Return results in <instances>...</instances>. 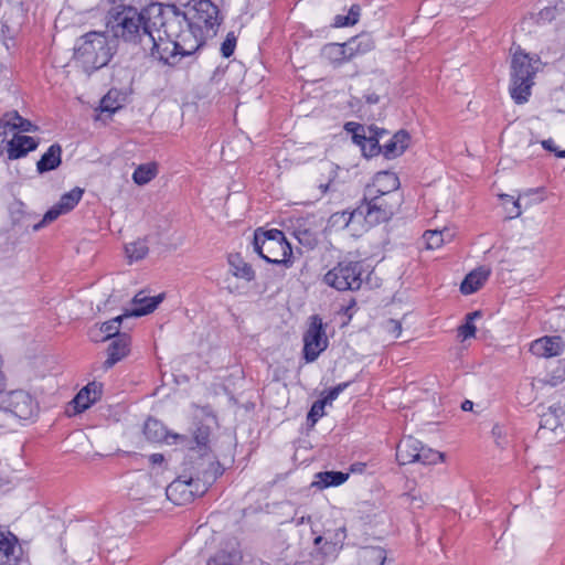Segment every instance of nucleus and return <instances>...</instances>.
Instances as JSON below:
<instances>
[{"label": "nucleus", "mask_w": 565, "mask_h": 565, "mask_svg": "<svg viewBox=\"0 0 565 565\" xmlns=\"http://www.w3.org/2000/svg\"><path fill=\"white\" fill-rule=\"evenodd\" d=\"M193 472L189 478L181 476L166 489L167 498L177 505L186 504L195 497L204 494L207 488L221 475L220 465L214 456H205L200 466H192Z\"/></svg>", "instance_id": "f257e3e1"}, {"label": "nucleus", "mask_w": 565, "mask_h": 565, "mask_svg": "<svg viewBox=\"0 0 565 565\" xmlns=\"http://www.w3.org/2000/svg\"><path fill=\"white\" fill-rule=\"evenodd\" d=\"M108 26L116 38L139 44L140 47L143 35L152 32L143 11L125 4L116 6L109 11Z\"/></svg>", "instance_id": "f03ea898"}, {"label": "nucleus", "mask_w": 565, "mask_h": 565, "mask_svg": "<svg viewBox=\"0 0 565 565\" xmlns=\"http://www.w3.org/2000/svg\"><path fill=\"white\" fill-rule=\"evenodd\" d=\"M74 58L87 74L107 65L111 53L106 34L88 32L83 35L75 46Z\"/></svg>", "instance_id": "7ed1b4c3"}, {"label": "nucleus", "mask_w": 565, "mask_h": 565, "mask_svg": "<svg viewBox=\"0 0 565 565\" xmlns=\"http://www.w3.org/2000/svg\"><path fill=\"white\" fill-rule=\"evenodd\" d=\"M539 65V58L531 57L522 51L513 54L511 61L510 94L516 104H524L529 100Z\"/></svg>", "instance_id": "20e7f679"}, {"label": "nucleus", "mask_w": 565, "mask_h": 565, "mask_svg": "<svg viewBox=\"0 0 565 565\" xmlns=\"http://www.w3.org/2000/svg\"><path fill=\"white\" fill-rule=\"evenodd\" d=\"M254 250L267 263L270 264H290L292 249L285 237V234L277 230L257 228L253 239Z\"/></svg>", "instance_id": "39448f33"}, {"label": "nucleus", "mask_w": 565, "mask_h": 565, "mask_svg": "<svg viewBox=\"0 0 565 565\" xmlns=\"http://www.w3.org/2000/svg\"><path fill=\"white\" fill-rule=\"evenodd\" d=\"M402 199L399 194L372 196L364 194L363 202L350 213L345 225L356 217H364L370 225H376L387 222L401 206Z\"/></svg>", "instance_id": "423d86ee"}, {"label": "nucleus", "mask_w": 565, "mask_h": 565, "mask_svg": "<svg viewBox=\"0 0 565 565\" xmlns=\"http://www.w3.org/2000/svg\"><path fill=\"white\" fill-rule=\"evenodd\" d=\"M164 35L172 36L177 47L181 52V56H190L194 54L203 44L206 38L204 30L194 25L185 24V21L175 15L172 20L164 24Z\"/></svg>", "instance_id": "0eeeda50"}, {"label": "nucleus", "mask_w": 565, "mask_h": 565, "mask_svg": "<svg viewBox=\"0 0 565 565\" xmlns=\"http://www.w3.org/2000/svg\"><path fill=\"white\" fill-rule=\"evenodd\" d=\"M180 18L210 35H215L220 25L218 9L211 0H190Z\"/></svg>", "instance_id": "6e6552de"}, {"label": "nucleus", "mask_w": 565, "mask_h": 565, "mask_svg": "<svg viewBox=\"0 0 565 565\" xmlns=\"http://www.w3.org/2000/svg\"><path fill=\"white\" fill-rule=\"evenodd\" d=\"M362 264L360 262H340L331 268L323 277V281L339 290H358L362 285Z\"/></svg>", "instance_id": "1a4fd4ad"}, {"label": "nucleus", "mask_w": 565, "mask_h": 565, "mask_svg": "<svg viewBox=\"0 0 565 565\" xmlns=\"http://www.w3.org/2000/svg\"><path fill=\"white\" fill-rule=\"evenodd\" d=\"M142 51L164 65L175 66L183 56L175 45L172 36L161 35V30H156L143 35Z\"/></svg>", "instance_id": "9d476101"}, {"label": "nucleus", "mask_w": 565, "mask_h": 565, "mask_svg": "<svg viewBox=\"0 0 565 565\" xmlns=\"http://www.w3.org/2000/svg\"><path fill=\"white\" fill-rule=\"evenodd\" d=\"M396 459L401 465L413 462L435 465L444 460V454L425 447L419 440L412 436H406L397 445Z\"/></svg>", "instance_id": "9b49d317"}, {"label": "nucleus", "mask_w": 565, "mask_h": 565, "mask_svg": "<svg viewBox=\"0 0 565 565\" xmlns=\"http://www.w3.org/2000/svg\"><path fill=\"white\" fill-rule=\"evenodd\" d=\"M328 337L322 319L315 315L309 319V326L303 334V358L307 362H313L321 352L328 348Z\"/></svg>", "instance_id": "f8f14e48"}, {"label": "nucleus", "mask_w": 565, "mask_h": 565, "mask_svg": "<svg viewBox=\"0 0 565 565\" xmlns=\"http://www.w3.org/2000/svg\"><path fill=\"white\" fill-rule=\"evenodd\" d=\"M1 407L20 419H30L36 414L38 403L26 391L15 390L3 397Z\"/></svg>", "instance_id": "ddd939ff"}, {"label": "nucleus", "mask_w": 565, "mask_h": 565, "mask_svg": "<svg viewBox=\"0 0 565 565\" xmlns=\"http://www.w3.org/2000/svg\"><path fill=\"white\" fill-rule=\"evenodd\" d=\"M83 194L84 190L78 186L63 194L60 201L44 214L41 223L34 225V230H39L43 225L55 221L60 215L66 214L70 211H72L78 204Z\"/></svg>", "instance_id": "4468645a"}, {"label": "nucleus", "mask_w": 565, "mask_h": 565, "mask_svg": "<svg viewBox=\"0 0 565 565\" xmlns=\"http://www.w3.org/2000/svg\"><path fill=\"white\" fill-rule=\"evenodd\" d=\"M565 342L559 335H544L531 342L530 351L537 358H554L564 352Z\"/></svg>", "instance_id": "2eb2a0df"}, {"label": "nucleus", "mask_w": 565, "mask_h": 565, "mask_svg": "<svg viewBox=\"0 0 565 565\" xmlns=\"http://www.w3.org/2000/svg\"><path fill=\"white\" fill-rule=\"evenodd\" d=\"M399 179L394 172L381 171L377 172L372 181L365 188V195L372 196L373 194L391 195L398 194Z\"/></svg>", "instance_id": "dca6fc26"}, {"label": "nucleus", "mask_w": 565, "mask_h": 565, "mask_svg": "<svg viewBox=\"0 0 565 565\" xmlns=\"http://www.w3.org/2000/svg\"><path fill=\"white\" fill-rule=\"evenodd\" d=\"M130 337L127 333L116 337L108 347L107 359L104 362V367L110 369L126 358L130 351Z\"/></svg>", "instance_id": "f3484780"}, {"label": "nucleus", "mask_w": 565, "mask_h": 565, "mask_svg": "<svg viewBox=\"0 0 565 565\" xmlns=\"http://www.w3.org/2000/svg\"><path fill=\"white\" fill-rule=\"evenodd\" d=\"M39 142L33 137L14 134L7 145V153L10 160H17L38 148Z\"/></svg>", "instance_id": "a211bd4d"}, {"label": "nucleus", "mask_w": 565, "mask_h": 565, "mask_svg": "<svg viewBox=\"0 0 565 565\" xmlns=\"http://www.w3.org/2000/svg\"><path fill=\"white\" fill-rule=\"evenodd\" d=\"M13 130L28 132L38 130V127L21 117L18 111H10L0 119V137H6L9 131Z\"/></svg>", "instance_id": "6ab92c4d"}, {"label": "nucleus", "mask_w": 565, "mask_h": 565, "mask_svg": "<svg viewBox=\"0 0 565 565\" xmlns=\"http://www.w3.org/2000/svg\"><path fill=\"white\" fill-rule=\"evenodd\" d=\"M162 300V294L156 297H148L143 291H140L132 299L134 308L126 311L125 316L141 317L148 315L152 312Z\"/></svg>", "instance_id": "aec40b11"}, {"label": "nucleus", "mask_w": 565, "mask_h": 565, "mask_svg": "<svg viewBox=\"0 0 565 565\" xmlns=\"http://www.w3.org/2000/svg\"><path fill=\"white\" fill-rule=\"evenodd\" d=\"M321 55L334 66H340L352 60L349 55L347 42L326 44L321 50Z\"/></svg>", "instance_id": "412c9836"}, {"label": "nucleus", "mask_w": 565, "mask_h": 565, "mask_svg": "<svg viewBox=\"0 0 565 565\" xmlns=\"http://www.w3.org/2000/svg\"><path fill=\"white\" fill-rule=\"evenodd\" d=\"M490 276V269L479 267L469 273L460 285V291L463 295H471L479 290Z\"/></svg>", "instance_id": "4be33fe9"}, {"label": "nucleus", "mask_w": 565, "mask_h": 565, "mask_svg": "<svg viewBox=\"0 0 565 565\" xmlns=\"http://www.w3.org/2000/svg\"><path fill=\"white\" fill-rule=\"evenodd\" d=\"M100 396V388L96 383H89L83 387L73 399L77 413L86 411Z\"/></svg>", "instance_id": "5701e85b"}, {"label": "nucleus", "mask_w": 565, "mask_h": 565, "mask_svg": "<svg viewBox=\"0 0 565 565\" xmlns=\"http://www.w3.org/2000/svg\"><path fill=\"white\" fill-rule=\"evenodd\" d=\"M209 438H210V428L207 426H199L194 434L193 439L195 443V447L191 448L190 459H193L195 455H199V460L193 466H200L203 457L212 456L209 451Z\"/></svg>", "instance_id": "b1692460"}, {"label": "nucleus", "mask_w": 565, "mask_h": 565, "mask_svg": "<svg viewBox=\"0 0 565 565\" xmlns=\"http://www.w3.org/2000/svg\"><path fill=\"white\" fill-rule=\"evenodd\" d=\"M409 135L405 130L397 131L383 147V154L386 159L401 156L408 147Z\"/></svg>", "instance_id": "393cba45"}, {"label": "nucleus", "mask_w": 565, "mask_h": 565, "mask_svg": "<svg viewBox=\"0 0 565 565\" xmlns=\"http://www.w3.org/2000/svg\"><path fill=\"white\" fill-rule=\"evenodd\" d=\"M62 163V148L53 143L36 163L39 173H45L56 169Z\"/></svg>", "instance_id": "a878e982"}, {"label": "nucleus", "mask_w": 565, "mask_h": 565, "mask_svg": "<svg viewBox=\"0 0 565 565\" xmlns=\"http://www.w3.org/2000/svg\"><path fill=\"white\" fill-rule=\"evenodd\" d=\"M386 551L380 546H365L358 553L359 565H383Z\"/></svg>", "instance_id": "bb28decb"}, {"label": "nucleus", "mask_w": 565, "mask_h": 565, "mask_svg": "<svg viewBox=\"0 0 565 565\" xmlns=\"http://www.w3.org/2000/svg\"><path fill=\"white\" fill-rule=\"evenodd\" d=\"M349 478V473L341 471H323L316 475L312 487L324 489L328 487H338L344 483Z\"/></svg>", "instance_id": "cd10ccee"}, {"label": "nucleus", "mask_w": 565, "mask_h": 565, "mask_svg": "<svg viewBox=\"0 0 565 565\" xmlns=\"http://www.w3.org/2000/svg\"><path fill=\"white\" fill-rule=\"evenodd\" d=\"M228 264L233 275L246 281H252L255 278V271L252 266L246 263L239 254H232L228 256Z\"/></svg>", "instance_id": "c85d7f7f"}, {"label": "nucleus", "mask_w": 565, "mask_h": 565, "mask_svg": "<svg viewBox=\"0 0 565 565\" xmlns=\"http://www.w3.org/2000/svg\"><path fill=\"white\" fill-rule=\"evenodd\" d=\"M349 55L352 58L363 55L374 49V41L369 34H361L347 41Z\"/></svg>", "instance_id": "c756f323"}, {"label": "nucleus", "mask_w": 565, "mask_h": 565, "mask_svg": "<svg viewBox=\"0 0 565 565\" xmlns=\"http://www.w3.org/2000/svg\"><path fill=\"white\" fill-rule=\"evenodd\" d=\"M294 235L301 245L308 248H313L318 243L317 232L305 222H297L294 227Z\"/></svg>", "instance_id": "7c9ffc66"}, {"label": "nucleus", "mask_w": 565, "mask_h": 565, "mask_svg": "<svg viewBox=\"0 0 565 565\" xmlns=\"http://www.w3.org/2000/svg\"><path fill=\"white\" fill-rule=\"evenodd\" d=\"M345 536H347L345 529L340 527L334 533V540L329 541L328 539H326L323 536H317L315 539V545L319 546L321 543H323L321 551L326 555H332V554H335L342 547V543H343Z\"/></svg>", "instance_id": "2f4dec72"}, {"label": "nucleus", "mask_w": 565, "mask_h": 565, "mask_svg": "<svg viewBox=\"0 0 565 565\" xmlns=\"http://www.w3.org/2000/svg\"><path fill=\"white\" fill-rule=\"evenodd\" d=\"M17 540L0 535V565H17Z\"/></svg>", "instance_id": "473e14b6"}, {"label": "nucleus", "mask_w": 565, "mask_h": 565, "mask_svg": "<svg viewBox=\"0 0 565 565\" xmlns=\"http://www.w3.org/2000/svg\"><path fill=\"white\" fill-rule=\"evenodd\" d=\"M125 318H128V316H125V313H124V315H120L111 320H108V321L102 323V326L99 328V333H104L105 335L99 339L97 335L92 333V339L94 341H106L109 339L114 340L116 337L121 334L119 332L120 323H121L122 319H125Z\"/></svg>", "instance_id": "72a5a7b5"}, {"label": "nucleus", "mask_w": 565, "mask_h": 565, "mask_svg": "<svg viewBox=\"0 0 565 565\" xmlns=\"http://www.w3.org/2000/svg\"><path fill=\"white\" fill-rule=\"evenodd\" d=\"M157 172L156 163L140 164L135 169L132 180L138 185H145L157 175Z\"/></svg>", "instance_id": "f704fd0d"}, {"label": "nucleus", "mask_w": 565, "mask_h": 565, "mask_svg": "<svg viewBox=\"0 0 565 565\" xmlns=\"http://www.w3.org/2000/svg\"><path fill=\"white\" fill-rule=\"evenodd\" d=\"M143 434L147 437V439L154 443L161 441L167 438L163 425L159 420L152 418H149L145 423Z\"/></svg>", "instance_id": "c9c22d12"}, {"label": "nucleus", "mask_w": 565, "mask_h": 565, "mask_svg": "<svg viewBox=\"0 0 565 565\" xmlns=\"http://www.w3.org/2000/svg\"><path fill=\"white\" fill-rule=\"evenodd\" d=\"M446 236L451 237L449 231L445 228L443 231H426L423 238L427 249H437L444 245Z\"/></svg>", "instance_id": "e433bc0d"}, {"label": "nucleus", "mask_w": 565, "mask_h": 565, "mask_svg": "<svg viewBox=\"0 0 565 565\" xmlns=\"http://www.w3.org/2000/svg\"><path fill=\"white\" fill-rule=\"evenodd\" d=\"M125 250L130 262H138L148 255L149 247L146 239H137L127 244Z\"/></svg>", "instance_id": "4c0bfd02"}, {"label": "nucleus", "mask_w": 565, "mask_h": 565, "mask_svg": "<svg viewBox=\"0 0 565 565\" xmlns=\"http://www.w3.org/2000/svg\"><path fill=\"white\" fill-rule=\"evenodd\" d=\"M359 18H360V7L358 4H353L350 8L347 15L338 14L334 18L333 25L335 28H344V26L354 25L359 21Z\"/></svg>", "instance_id": "58836bf2"}, {"label": "nucleus", "mask_w": 565, "mask_h": 565, "mask_svg": "<svg viewBox=\"0 0 565 565\" xmlns=\"http://www.w3.org/2000/svg\"><path fill=\"white\" fill-rule=\"evenodd\" d=\"M479 316H480V313L478 311L467 315L466 323L458 328V337L459 338H461L462 340H467L469 338L475 337L476 326L472 323V320Z\"/></svg>", "instance_id": "ea45409f"}, {"label": "nucleus", "mask_w": 565, "mask_h": 565, "mask_svg": "<svg viewBox=\"0 0 565 565\" xmlns=\"http://www.w3.org/2000/svg\"><path fill=\"white\" fill-rule=\"evenodd\" d=\"M500 199L504 202V204L511 203V207L505 206L510 218L519 217L521 215L522 211L519 200H514V198L509 194H500Z\"/></svg>", "instance_id": "a19ab883"}, {"label": "nucleus", "mask_w": 565, "mask_h": 565, "mask_svg": "<svg viewBox=\"0 0 565 565\" xmlns=\"http://www.w3.org/2000/svg\"><path fill=\"white\" fill-rule=\"evenodd\" d=\"M559 425V419L556 411L550 408L548 412L544 413L541 417V427L554 430Z\"/></svg>", "instance_id": "79ce46f5"}, {"label": "nucleus", "mask_w": 565, "mask_h": 565, "mask_svg": "<svg viewBox=\"0 0 565 565\" xmlns=\"http://www.w3.org/2000/svg\"><path fill=\"white\" fill-rule=\"evenodd\" d=\"M350 385V382H343L334 387L327 391L322 397V401L326 404H331L334 399L338 398V396Z\"/></svg>", "instance_id": "37998d69"}, {"label": "nucleus", "mask_w": 565, "mask_h": 565, "mask_svg": "<svg viewBox=\"0 0 565 565\" xmlns=\"http://www.w3.org/2000/svg\"><path fill=\"white\" fill-rule=\"evenodd\" d=\"M326 405L327 404L322 399L315 402L308 413V420L316 424L317 420L324 415Z\"/></svg>", "instance_id": "c03bdc74"}, {"label": "nucleus", "mask_w": 565, "mask_h": 565, "mask_svg": "<svg viewBox=\"0 0 565 565\" xmlns=\"http://www.w3.org/2000/svg\"><path fill=\"white\" fill-rule=\"evenodd\" d=\"M236 46V38L233 32L228 33L226 39L221 45V52L224 57H230L233 55Z\"/></svg>", "instance_id": "a18cd8bd"}, {"label": "nucleus", "mask_w": 565, "mask_h": 565, "mask_svg": "<svg viewBox=\"0 0 565 565\" xmlns=\"http://www.w3.org/2000/svg\"><path fill=\"white\" fill-rule=\"evenodd\" d=\"M362 150L364 151V153L366 156H370V157L377 154L380 151L383 152L382 147L379 146L377 139H375L373 137H369L366 142L364 145H362Z\"/></svg>", "instance_id": "49530a36"}, {"label": "nucleus", "mask_w": 565, "mask_h": 565, "mask_svg": "<svg viewBox=\"0 0 565 565\" xmlns=\"http://www.w3.org/2000/svg\"><path fill=\"white\" fill-rule=\"evenodd\" d=\"M345 129L349 130V131H353V140H354V142H356L361 147L369 139V137H365L364 135H361L359 132V130H363V128L360 125H356L354 122H348L345 125Z\"/></svg>", "instance_id": "de8ad7c7"}, {"label": "nucleus", "mask_w": 565, "mask_h": 565, "mask_svg": "<svg viewBox=\"0 0 565 565\" xmlns=\"http://www.w3.org/2000/svg\"><path fill=\"white\" fill-rule=\"evenodd\" d=\"M492 435L494 437V440H495V444L501 447V448H504L505 445H507V440H505V437H507V430L503 426L499 425V424H495L492 428Z\"/></svg>", "instance_id": "09e8293b"}, {"label": "nucleus", "mask_w": 565, "mask_h": 565, "mask_svg": "<svg viewBox=\"0 0 565 565\" xmlns=\"http://www.w3.org/2000/svg\"><path fill=\"white\" fill-rule=\"evenodd\" d=\"M385 330L392 338L397 339L402 333V324L397 320L390 319L385 323Z\"/></svg>", "instance_id": "8fccbe9b"}, {"label": "nucleus", "mask_w": 565, "mask_h": 565, "mask_svg": "<svg viewBox=\"0 0 565 565\" xmlns=\"http://www.w3.org/2000/svg\"><path fill=\"white\" fill-rule=\"evenodd\" d=\"M542 147L551 152H555L558 158H565V150L558 151L553 139H546L542 141Z\"/></svg>", "instance_id": "3c124183"}, {"label": "nucleus", "mask_w": 565, "mask_h": 565, "mask_svg": "<svg viewBox=\"0 0 565 565\" xmlns=\"http://www.w3.org/2000/svg\"><path fill=\"white\" fill-rule=\"evenodd\" d=\"M207 565H235L233 562L226 559L225 557H213L209 561Z\"/></svg>", "instance_id": "603ef678"}, {"label": "nucleus", "mask_w": 565, "mask_h": 565, "mask_svg": "<svg viewBox=\"0 0 565 565\" xmlns=\"http://www.w3.org/2000/svg\"><path fill=\"white\" fill-rule=\"evenodd\" d=\"M164 460L163 455L161 454H152L149 456V462L153 466L161 465Z\"/></svg>", "instance_id": "864d4df0"}, {"label": "nucleus", "mask_w": 565, "mask_h": 565, "mask_svg": "<svg viewBox=\"0 0 565 565\" xmlns=\"http://www.w3.org/2000/svg\"><path fill=\"white\" fill-rule=\"evenodd\" d=\"M473 407V403L471 401H468L466 399L462 404H461V408L462 411H471Z\"/></svg>", "instance_id": "5fc2aeb1"}, {"label": "nucleus", "mask_w": 565, "mask_h": 565, "mask_svg": "<svg viewBox=\"0 0 565 565\" xmlns=\"http://www.w3.org/2000/svg\"><path fill=\"white\" fill-rule=\"evenodd\" d=\"M366 100L370 104H376L379 102V96L377 95H370V96L366 97Z\"/></svg>", "instance_id": "6e6d98bb"}, {"label": "nucleus", "mask_w": 565, "mask_h": 565, "mask_svg": "<svg viewBox=\"0 0 565 565\" xmlns=\"http://www.w3.org/2000/svg\"><path fill=\"white\" fill-rule=\"evenodd\" d=\"M102 105H103V108H104L105 110H113L111 108H109V107L106 105V99H103V100H102Z\"/></svg>", "instance_id": "4d7b16f0"}, {"label": "nucleus", "mask_w": 565, "mask_h": 565, "mask_svg": "<svg viewBox=\"0 0 565 565\" xmlns=\"http://www.w3.org/2000/svg\"><path fill=\"white\" fill-rule=\"evenodd\" d=\"M174 439H181V440H185L186 437L185 436H180V435H173L172 436Z\"/></svg>", "instance_id": "13d9d810"}, {"label": "nucleus", "mask_w": 565, "mask_h": 565, "mask_svg": "<svg viewBox=\"0 0 565 565\" xmlns=\"http://www.w3.org/2000/svg\"><path fill=\"white\" fill-rule=\"evenodd\" d=\"M328 186H329L328 184H321L320 189L322 190L323 193H326L328 190Z\"/></svg>", "instance_id": "bf43d9fd"}]
</instances>
